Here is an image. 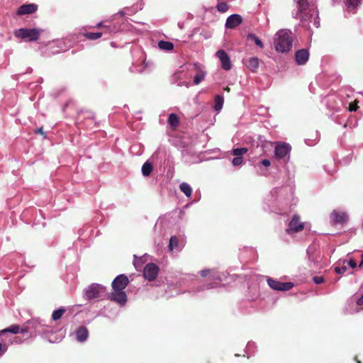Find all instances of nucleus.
<instances>
[{
  "label": "nucleus",
  "instance_id": "14",
  "mask_svg": "<svg viewBox=\"0 0 363 363\" xmlns=\"http://www.w3.org/2000/svg\"><path fill=\"white\" fill-rule=\"evenodd\" d=\"M37 9V5L34 4H23L18 8L17 11V15L21 16L25 14H30L34 13Z\"/></svg>",
  "mask_w": 363,
  "mask_h": 363
},
{
  "label": "nucleus",
  "instance_id": "11",
  "mask_svg": "<svg viewBox=\"0 0 363 363\" xmlns=\"http://www.w3.org/2000/svg\"><path fill=\"white\" fill-rule=\"evenodd\" d=\"M108 298L121 306H124L127 302V296L123 291H114L109 294Z\"/></svg>",
  "mask_w": 363,
  "mask_h": 363
},
{
  "label": "nucleus",
  "instance_id": "31",
  "mask_svg": "<svg viewBox=\"0 0 363 363\" xmlns=\"http://www.w3.org/2000/svg\"><path fill=\"white\" fill-rule=\"evenodd\" d=\"M360 3V0H347V6L350 9H355Z\"/></svg>",
  "mask_w": 363,
  "mask_h": 363
},
{
  "label": "nucleus",
  "instance_id": "40",
  "mask_svg": "<svg viewBox=\"0 0 363 363\" xmlns=\"http://www.w3.org/2000/svg\"><path fill=\"white\" fill-rule=\"evenodd\" d=\"M262 164L264 166V167H269L270 166V161L267 159H264L262 161Z\"/></svg>",
  "mask_w": 363,
  "mask_h": 363
},
{
  "label": "nucleus",
  "instance_id": "18",
  "mask_svg": "<svg viewBox=\"0 0 363 363\" xmlns=\"http://www.w3.org/2000/svg\"><path fill=\"white\" fill-rule=\"evenodd\" d=\"M88 334L87 328L84 326H81L76 332L77 340L79 342L85 341L87 339Z\"/></svg>",
  "mask_w": 363,
  "mask_h": 363
},
{
  "label": "nucleus",
  "instance_id": "8",
  "mask_svg": "<svg viewBox=\"0 0 363 363\" xmlns=\"http://www.w3.org/2000/svg\"><path fill=\"white\" fill-rule=\"evenodd\" d=\"M158 269V267L155 264H147L144 268L143 276L148 281H153L157 276Z\"/></svg>",
  "mask_w": 363,
  "mask_h": 363
},
{
  "label": "nucleus",
  "instance_id": "41",
  "mask_svg": "<svg viewBox=\"0 0 363 363\" xmlns=\"http://www.w3.org/2000/svg\"><path fill=\"white\" fill-rule=\"evenodd\" d=\"M357 304L358 306L363 305V294L362 295V296L359 298L357 299Z\"/></svg>",
  "mask_w": 363,
  "mask_h": 363
},
{
  "label": "nucleus",
  "instance_id": "44",
  "mask_svg": "<svg viewBox=\"0 0 363 363\" xmlns=\"http://www.w3.org/2000/svg\"><path fill=\"white\" fill-rule=\"evenodd\" d=\"M97 27H102V23H99L98 25H97Z\"/></svg>",
  "mask_w": 363,
  "mask_h": 363
},
{
  "label": "nucleus",
  "instance_id": "9",
  "mask_svg": "<svg viewBox=\"0 0 363 363\" xmlns=\"http://www.w3.org/2000/svg\"><path fill=\"white\" fill-rule=\"evenodd\" d=\"M291 146L286 143H279L277 145L274 150L275 156L277 158H284L291 151Z\"/></svg>",
  "mask_w": 363,
  "mask_h": 363
},
{
  "label": "nucleus",
  "instance_id": "43",
  "mask_svg": "<svg viewBox=\"0 0 363 363\" xmlns=\"http://www.w3.org/2000/svg\"><path fill=\"white\" fill-rule=\"evenodd\" d=\"M224 90L228 91V92H229L230 91V87L226 86V87L224 88Z\"/></svg>",
  "mask_w": 363,
  "mask_h": 363
},
{
  "label": "nucleus",
  "instance_id": "24",
  "mask_svg": "<svg viewBox=\"0 0 363 363\" xmlns=\"http://www.w3.org/2000/svg\"><path fill=\"white\" fill-rule=\"evenodd\" d=\"M66 311L65 308L61 307L55 311H53L52 314V318L53 320H60L65 312Z\"/></svg>",
  "mask_w": 363,
  "mask_h": 363
},
{
  "label": "nucleus",
  "instance_id": "6",
  "mask_svg": "<svg viewBox=\"0 0 363 363\" xmlns=\"http://www.w3.org/2000/svg\"><path fill=\"white\" fill-rule=\"evenodd\" d=\"M304 228V225L300 220V216L297 214L294 215L291 220L289 224V228L286 230L288 234H291L293 232H299Z\"/></svg>",
  "mask_w": 363,
  "mask_h": 363
},
{
  "label": "nucleus",
  "instance_id": "22",
  "mask_svg": "<svg viewBox=\"0 0 363 363\" xmlns=\"http://www.w3.org/2000/svg\"><path fill=\"white\" fill-rule=\"evenodd\" d=\"M168 123L172 128H176L179 123V119L175 113H171L168 118Z\"/></svg>",
  "mask_w": 363,
  "mask_h": 363
},
{
  "label": "nucleus",
  "instance_id": "38",
  "mask_svg": "<svg viewBox=\"0 0 363 363\" xmlns=\"http://www.w3.org/2000/svg\"><path fill=\"white\" fill-rule=\"evenodd\" d=\"M211 272V270L209 269H204L200 272V274L203 277H207Z\"/></svg>",
  "mask_w": 363,
  "mask_h": 363
},
{
  "label": "nucleus",
  "instance_id": "5",
  "mask_svg": "<svg viewBox=\"0 0 363 363\" xmlns=\"http://www.w3.org/2000/svg\"><path fill=\"white\" fill-rule=\"evenodd\" d=\"M267 283L272 289L277 291H289L294 286L291 282H281L272 278H269Z\"/></svg>",
  "mask_w": 363,
  "mask_h": 363
},
{
  "label": "nucleus",
  "instance_id": "20",
  "mask_svg": "<svg viewBox=\"0 0 363 363\" xmlns=\"http://www.w3.org/2000/svg\"><path fill=\"white\" fill-rule=\"evenodd\" d=\"M158 47L160 49H161L162 50L169 51V50H173L174 45L172 43L169 42V41L160 40L158 43Z\"/></svg>",
  "mask_w": 363,
  "mask_h": 363
},
{
  "label": "nucleus",
  "instance_id": "19",
  "mask_svg": "<svg viewBox=\"0 0 363 363\" xmlns=\"http://www.w3.org/2000/svg\"><path fill=\"white\" fill-rule=\"evenodd\" d=\"M179 189L187 196L190 197L192 194V189L190 185L186 182H182L179 185Z\"/></svg>",
  "mask_w": 363,
  "mask_h": 363
},
{
  "label": "nucleus",
  "instance_id": "32",
  "mask_svg": "<svg viewBox=\"0 0 363 363\" xmlns=\"http://www.w3.org/2000/svg\"><path fill=\"white\" fill-rule=\"evenodd\" d=\"M347 269V267L346 265H343L342 267H335L334 270L335 272L338 274H344Z\"/></svg>",
  "mask_w": 363,
  "mask_h": 363
},
{
  "label": "nucleus",
  "instance_id": "10",
  "mask_svg": "<svg viewBox=\"0 0 363 363\" xmlns=\"http://www.w3.org/2000/svg\"><path fill=\"white\" fill-rule=\"evenodd\" d=\"M216 56L221 62V67L225 70H230L232 68L230 57L224 50H219L216 52Z\"/></svg>",
  "mask_w": 363,
  "mask_h": 363
},
{
  "label": "nucleus",
  "instance_id": "26",
  "mask_svg": "<svg viewBox=\"0 0 363 363\" xmlns=\"http://www.w3.org/2000/svg\"><path fill=\"white\" fill-rule=\"evenodd\" d=\"M20 331V327L19 325H11L10 327L1 330V333H13V334H17Z\"/></svg>",
  "mask_w": 363,
  "mask_h": 363
},
{
  "label": "nucleus",
  "instance_id": "29",
  "mask_svg": "<svg viewBox=\"0 0 363 363\" xmlns=\"http://www.w3.org/2000/svg\"><path fill=\"white\" fill-rule=\"evenodd\" d=\"M247 152V149L245 147L235 148L233 150V155L237 157H242V155Z\"/></svg>",
  "mask_w": 363,
  "mask_h": 363
},
{
  "label": "nucleus",
  "instance_id": "36",
  "mask_svg": "<svg viewBox=\"0 0 363 363\" xmlns=\"http://www.w3.org/2000/svg\"><path fill=\"white\" fill-rule=\"evenodd\" d=\"M35 133L42 135L43 136V138H46V134H45V133L44 132V130H43V127H40V128H39L36 129V130H35Z\"/></svg>",
  "mask_w": 363,
  "mask_h": 363
},
{
  "label": "nucleus",
  "instance_id": "42",
  "mask_svg": "<svg viewBox=\"0 0 363 363\" xmlns=\"http://www.w3.org/2000/svg\"><path fill=\"white\" fill-rule=\"evenodd\" d=\"M27 332H28L27 328H20L19 333H27Z\"/></svg>",
  "mask_w": 363,
  "mask_h": 363
},
{
  "label": "nucleus",
  "instance_id": "30",
  "mask_svg": "<svg viewBox=\"0 0 363 363\" xmlns=\"http://www.w3.org/2000/svg\"><path fill=\"white\" fill-rule=\"evenodd\" d=\"M216 8L218 11H220L221 13H225L228 10L229 6L228 5V4L226 2H219L217 4Z\"/></svg>",
  "mask_w": 363,
  "mask_h": 363
},
{
  "label": "nucleus",
  "instance_id": "2",
  "mask_svg": "<svg viewBox=\"0 0 363 363\" xmlns=\"http://www.w3.org/2000/svg\"><path fill=\"white\" fill-rule=\"evenodd\" d=\"M41 30L38 28H20L16 32V36L22 39L28 38V41L39 39Z\"/></svg>",
  "mask_w": 363,
  "mask_h": 363
},
{
  "label": "nucleus",
  "instance_id": "15",
  "mask_svg": "<svg viewBox=\"0 0 363 363\" xmlns=\"http://www.w3.org/2000/svg\"><path fill=\"white\" fill-rule=\"evenodd\" d=\"M298 9L296 13L297 18H300L301 21H306L307 17L303 15V13L308 7V2L307 0H298Z\"/></svg>",
  "mask_w": 363,
  "mask_h": 363
},
{
  "label": "nucleus",
  "instance_id": "25",
  "mask_svg": "<svg viewBox=\"0 0 363 363\" xmlns=\"http://www.w3.org/2000/svg\"><path fill=\"white\" fill-rule=\"evenodd\" d=\"M224 99L223 97L220 95L215 96V106L214 108L216 111H220L223 105Z\"/></svg>",
  "mask_w": 363,
  "mask_h": 363
},
{
  "label": "nucleus",
  "instance_id": "34",
  "mask_svg": "<svg viewBox=\"0 0 363 363\" xmlns=\"http://www.w3.org/2000/svg\"><path fill=\"white\" fill-rule=\"evenodd\" d=\"M358 101L355 100L353 103L350 104L349 110L350 111H356L358 108Z\"/></svg>",
  "mask_w": 363,
  "mask_h": 363
},
{
  "label": "nucleus",
  "instance_id": "12",
  "mask_svg": "<svg viewBox=\"0 0 363 363\" xmlns=\"http://www.w3.org/2000/svg\"><path fill=\"white\" fill-rule=\"evenodd\" d=\"M242 18L239 14H233L230 16L225 22L227 28L233 29L242 23Z\"/></svg>",
  "mask_w": 363,
  "mask_h": 363
},
{
  "label": "nucleus",
  "instance_id": "13",
  "mask_svg": "<svg viewBox=\"0 0 363 363\" xmlns=\"http://www.w3.org/2000/svg\"><path fill=\"white\" fill-rule=\"evenodd\" d=\"M296 61L298 65H305L309 58V52L306 49H301L296 52Z\"/></svg>",
  "mask_w": 363,
  "mask_h": 363
},
{
  "label": "nucleus",
  "instance_id": "27",
  "mask_svg": "<svg viewBox=\"0 0 363 363\" xmlns=\"http://www.w3.org/2000/svg\"><path fill=\"white\" fill-rule=\"evenodd\" d=\"M174 248H179V241L176 236H172L169 239V249L172 251Z\"/></svg>",
  "mask_w": 363,
  "mask_h": 363
},
{
  "label": "nucleus",
  "instance_id": "35",
  "mask_svg": "<svg viewBox=\"0 0 363 363\" xmlns=\"http://www.w3.org/2000/svg\"><path fill=\"white\" fill-rule=\"evenodd\" d=\"M313 280L317 284H321L324 281V279L323 277H314L313 278Z\"/></svg>",
  "mask_w": 363,
  "mask_h": 363
},
{
  "label": "nucleus",
  "instance_id": "3",
  "mask_svg": "<svg viewBox=\"0 0 363 363\" xmlns=\"http://www.w3.org/2000/svg\"><path fill=\"white\" fill-rule=\"evenodd\" d=\"M330 223L333 226L345 225L349 220L348 214L342 211L333 210L330 215Z\"/></svg>",
  "mask_w": 363,
  "mask_h": 363
},
{
  "label": "nucleus",
  "instance_id": "28",
  "mask_svg": "<svg viewBox=\"0 0 363 363\" xmlns=\"http://www.w3.org/2000/svg\"><path fill=\"white\" fill-rule=\"evenodd\" d=\"M85 36L89 40H96V39L100 38L102 36V33H101V32H97V33L89 32V33H85Z\"/></svg>",
  "mask_w": 363,
  "mask_h": 363
},
{
  "label": "nucleus",
  "instance_id": "4",
  "mask_svg": "<svg viewBox=\"0 0 363 363\" xmlns=\"http://www.w3.org/2000/svg\"><path fill=\"white\" fill-rule=\"evenodd\" d=\"M105 292V289L100 284H92L86 291L88 299H94L101 297Z\"/></svg>",
  "mask_w": 363,
  "mask_h": 363
},
{
  "label": "nucleus",
  "instance_id": "33",
  "mask_svg": "<svg viewBox=\"0 0 363 363\" xmlns=\"http://www.w3.org/2000/svg\"><path fill=\"white\" fill-rule=\"evenodd\" d=\"M242 157H236L233 159L232 163L234 166H238L242 163Z\"/></svg>",
  "mask_w": 363,
  "mask_h": 363
},
{
  "label": "nucleus",
  "instance_id": "37",
  "mask_svg": "<svg viewBox=\"0 0 363 363\" xmlns=\"http://www.w3.org/2000/svg\"><path fill=\"white\" fill-rule=\"evenodd\" d=\"M7 350V346L0 342V356L4 354Z\"/></svg>",
  "mask_w": 363,
  "mask_h": 363
},
{
  "label": "nucleus",
  "instance_id": "39",
  "mask_svg": "<svg viewBox=\"0 0 363 363\" xmlns=\"http://www.w3.org/2000/svg\"><path fill=\"white\" fill-rule=\"evenodd\" d=\"M348 265L352 268H355L357 267V262L354 259H350L347 262Z\"/></svg>",
  "mask_w": 363,
  "mask_h": 363
},
{
  "label": "nucleus",
  "instance_id": "16",
  "mask_svg": "<svg viewBox=\"0 0 363 363\" xmlns=\"http://www.w3.org/2000/svg\"><path fill=\"white\" fill-rule=\"evenodd\" d=\"M245 64L250 71L255 73L259 67V60L257 57H252L247 59Z\"/></svg>",
  "mask_w": 363,
  "mask_h": 363
},
{
  "label": "nucleus",
  "instance_id": "1",
  "mask_svg": "<svg viewBox=\"0 0 363 363\" xmlns=\"http://www.w3.org/2000/svg\"><path fill=\"white\" fill-rule=\"evenodd\" d=\"M291 34L287 30H280L276 33L274 48L277 51L286 52L291 49L293 40Z\"/></svg>",
  "mask_w": 363,
  "mask_h": 363
},
{
  "label": "nucleus",
  "instance_id": "23",
  "mask_svg": "<svg viewBox=\"0 0 363 363\" xmlns=\"http://www.w3.org/2000/svg\"><path fill=\"white\" fill-rule=\"evenodd\" d=\"M152 171V165L151 163L146 162L142 167V173L144 176L147 177L150 174Z\"/></svg>",
  "mask_w": 363,
  "mask_h": 363
},
{
  "label": "nucleus",
  "instance_id": "17",
  "mask_svg": "<svg viewBox=\"0 0 363 363\" xmlns=\"http://www.w3.org/2000/svg\"><path fill=\"white\" fill-rule=\"evenodd\" d=\"M194 67L197 70V73L194 77V84L197 85L204 79L206 73L200 68L199 63H195Z\"/></svg>",
  "mask_w": 363,
  "mask_h": 363
},
{
  "label": "nucleus",
  "instance_id": "7",
  "mask_svg": "<svg viewBox=\"0 0 363 363\" xmlns=\"http://www.w3.org/2000/svg\"><path fill=\"white\" fill-rule=\"evenodd\" d=\"M129 279L125 274H120L117 276L112 282V288L113 291H123L128 286Z\"/></svg>",
  "mask_w": 363,
  "mask_h": 363
},
{
  "label": "nucleus",
  "instance_id": "21",
  "mask_svg": "<svg viewBox=\"0 0 363 363\" xmlns=\"http://www.w3.org/2000/svg\"><path fill=\"white\" fill-rule=\"evenodd\" d=\"M247 40H248V41H250V40L254 41V43L259 48H264V44L262 43L261 40L257 36H256L255 34H253V33L247 34Z\"/></svg>",
  "mask_w": 363,
  "mask_h": 363
}]
</instances>
